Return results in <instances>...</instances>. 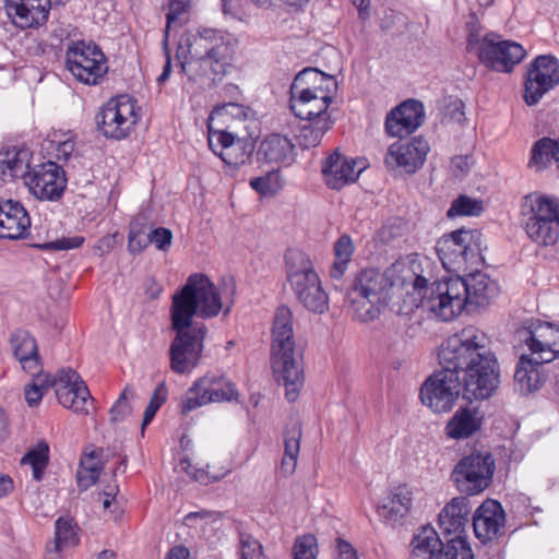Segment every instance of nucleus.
<instances>
[{
  "mask_svg": "<svg viewBox=\"0 0 559 559\" xmlns=\"http://www.w3.org/2000/svg\"><path fill=\"white\" fill-rule=\"evenodd\" d=\"M421 384L419 397L435 413H448L462 394V386L450 366H440Z\"/></svg>",
  "mask_w": 559,
  "mask_h": 559,
  "instance_id": "nucleus-10",
  "label": "nucleus"
},
{
  "mask_svg": "<svg viewBox=\"0 0 559 559\" xmlns=\"http://www.w3.org/2000/svg\"><path fill=\"white\" fill-rule=\"evenodd\" d=\"M354 253V245L348 235H342L334 243L335 261L331 269L333 278H341L347 269V264Z\"/></svg>",
  "mask_w": 559,
  "mask_h": 559,
  "instance_id": "nucleus-42",
  "label": "nucleus"
},
{
  "mask_svg": "<svg viewBox=\"0 0 559 559\" xmlns=\"http://www.w3.org/2000/svg\"><path fill=\"white\" fill-rule=\"evenodd\" d=\"M301 435V423L298 419H292L284 430V455L281 469L285 475H290L295 472L300 450Z\"/></svg>",
  "mask_w": 559,
  "mask_h": 559,
  "instance_id": "nucleus-34",
  "label": "nucleus"
},
{
  "mask_svg": "<svg viewBox=\"0 0 559 559\" xmlns=\"http://www.w3.org/2000/svg\"><path fill=\"white\" fill-rule=\"evenodd\" d=\"M336 542L338 554L343 559H357V551L350 543L343 538H337Z\"/></svg>",
  "mask_w": 559,
  "mask_h": 559,
  "instance_id": "nucleus-64",
  "label": "nucleus"
},
{
  "mask_svg": "<svg viewBox=\"0 0 559 559\" xmlns=\"http://www.w3.org/2000/svg\"><path fill=\"white\" fill-rule=\"evenodd\" d=\"M200 49L212 63V82L221 81L234 68V45L216 31L205 29L193 38V50L199 53Z\"/></svg>",
  "mask_w": 559,
  "mask_h": 559,
  "instance_id": "nucleus-16",
  "label": "nucleus"
},
{
  "mask_svg": "<svg viewBox=\"0 0 559 559\" xmlns=\"http://www.w3.org/2000/svg\"><path fill=\"white\" fill-rule=\"evenodd\" d=\"M305 70H310L319 74L320 78H316L311 81L310 88L322 91V93L328 96L329 104H331L333 100V94L337 88V82L334 76L325 74L314 68H306Z\"/></svg>",
  "mask_w": 559,
  "mask_h": 559,
  "instance_id": "nucleus-52",
  "label": "nucleus"
},
{
  "mask_svg": "<svg viewBox=\"0 0 559 559\" xmlns=\"http://www.w3.org/2000/svg\"><path fill=\"white\" fill-rule=\"evenodd\" d=\"M74 61L84 66H94L98 63H106V57L97 45L75 41L67 49V68L74 67Z\"/></svg>",
  "mask_w": 559,
  "mask_h": 559,
  "instance_id": "nucleus-35",
  "label": "nucleus"
},
{
  "mask_svg": "<svg viewBox=\"0 0 559 559\" xmlns=\"http://www.w3.org/2000/svg\"><path fill=\"white\" fill-rule=\"evenodd\" d=\"M272 173H270L267 176L265 177H257V178H253L251 181H250V185L251 187L262 193V194H267L269 192L272 191V187H271V177H272Z\"/></svg>",
  "mask_w": 559,
  "mask_h": 559,
  "instance_id": "nucleus-63",
  "label": "nucleus"
},
{
  "mask_svg": "<svg viewBox=\"0 0 559 559\" xmlns=\"http://www.w3.org/2000/svg\"><path fill=\"white\" fill-rule=\"evenodd\" d=\"M429 152V144L423 136H415L408 142H395L390 145L384 158L389 168H402L406 174L419 169Z\"/></svg>",
  "mask_w": 559,
  "mask_h": 559,
  "instance_id": "nucleus-21",
  "label": "nucleus"
},
{
  "mask_svg": "<svg viewBox=\"0 0 559 559\" xmlns=\"http://www.w3.org/2000/svg\"><path fill=\"white\" fill-rule=\"evenodd\" d=\"M94 459V451L86 454L80 462V468L76 473V483L81 490H86L93 486L99 478L103 466L99 463H93V466H86L87 461Z\"/></svg>",
  "mask_w": 559,
  "mask_h": 559,
  "instance_id": "nucleus-48",
  "label": "nucleus"
},
{
  "mask_svg": "<svg viewBox=\"0 0 559 559\" xmlns=\"http://www.w3.org/2000/svg\"><path fill=\"white\" fill-rule=\"evenodd\" d=\"M26 183L37 199L59 201L67 188L66 171L55 162L43 163L28 175Z\"/></svg>",
  "mask_w": 559,
  "mask_h": 559,
  "instance_id": "nucleus-19",
  "label": "nucleus"
},
{
  "mask_svg": "<svg viewBox=\"0 0 559 559\" xmlns=\"http://www.w3.org/2000/svg\"><path fill=\"white\" fill-rule=\"evenodd\" d=\"M465 29L467 33V50L476 49L480 46L481 39L479 33L481 31V24L475 12H471L465 22Z\"/></svg>",
  "mask_w": 559,
  "mask_h": 559,
  "instance_id": "nucleus-54",
  "label": "nucleus"
},
{
  "mask_svg": "<svg viewBox=\"0 0 559 559\" xmlns=\"http://www.w3.org/2000/svg\"><path fill=\"white\" fill-rule=\"evenodd\" d=\"M189 8V2L187 0H170L169 1V11L166 15L167 19V25H166V33L168 29L175 25L180 16L187 12Z\"/></svg>",
  "mask_w": 559,
  "mask_h": 559,
  "instance_id": "nucleus-58",
  "label": "nucleus"
},
{
  "mask_svg": "<svg viewBox=\"0 0 559 559\" xmlns=\"http://www.w3.org/2000/svg\"><path fill=\"white\" fill-rule=\"evenodd\" d=\"M168 389L165 382H160L154 390L150 402L144 411L143 420L141 425L142 433L147 425L154 419L157 411L167 401Z\"/></svg>",
  "mask_w": 559,
  "mask_h": 559,
  "instance_id": "nucleus-49",
  "label": "nucleus"
},
{
  "mask_svg": "<svg viewBox=\"0 0 559 559\" xmlns=\"http://www.w3.org/2000/svg\"><path fill=\"white\" fill-rule=\"evenodd\" d=\"M223 309L222 298L214 283L202 273L191 274L185 285L171 297L170 328L175 336L169 346L170 369L175 373H190L199 366L207 328L194 317L210 319Z\"/></svg>",
  "mask_w": 559,
  "mask_h": 559,
  "instance_id": "nucleus-1",
  "label": "nucleus"
},
{
  "mask_svg": "<svg viewBox=\"0 0 559 559\" xmlns=\"http://www.w3.org/2000/svg\"><path fill=\"white\" fill-rule=\"evenodd\" d=\"M319 549L314 535L305 534L296 538L293 546V559H317Z\"/></svg>",
  "mask_w": 559,
  "mask_h": 559,
  "instance_id": "nucleus-50",
  "label": "nucleus"
},
{
  "mask_svg": "<svg viewBox=\"0 0 559 559\" xmlns=\"http://www.w3.org/2000/svg\"><path fill=\"white\" fill-rule=\"evenodd\" d=\"M465 277L469 290V310H473L478 307H484L488 305L492 298L498 296L499 286L497 282L490 280V277L485 273L476 271L465 275Z\"/></svg>",
  "mask_w": 559,
  "mask_h": 559,
  "instance_id": "nucleus-32",
  "label": "nucleus"
},
{
  "mask_svg": "<svg viewBox=\"0 0 559 559\" xmlns=\"http://www.w3.org/2000/svg\"><path fill=\"white\" fill-rule=\"evenodd\" d=\"M440 366H450L468 402L491 397L500 384V366L493 352L478 341L475 330L450 336L438 353Z\"/></svg>",
  "mask_w": 559,
  "mask_h": 559,
  "instance_id": "nucleus-2",
  "label": "nucleus"
},
{
  "mask_svg": "<svg viewBox=\"0 0 559 559\" xmlns=\"http://www.w3.org/2000/svg\"><path fill=\"white\" fill-rule=\"evenodd\" d=\"M49 461V447L45 441L38 442L21 460V464H29L33 468V477L37 481L41 480L44 471Z\"/></svg>",
  "mask_w": 559,
  "mask_h": 559,
  "instance_id": "nucleus-43",
  "label": "nucleus"
},
{
  "mask_svg": "<svg viewBox=\"0 0 559 559\" xmlns=\"http://www.w3.org/2000/svg\"><path fill=\"white\" fill-rule=\"evenodd\" d=\"M190 58L180 62L181 72L188 76V80L194 83L201 82L203 79H213V67L207 60L203 51L197 53L193 50V41L189 45Z\"/></svg>",
  "mask_w": 559,
  "mask_h": 559,
  "instance_id": "nucleus-36",
  "label": "nucleus"
},
{
  "mask_svg": "<svg viewBox=\"0 0 559 559\" xmlns=\"http://www.w3.org/2000/svg\"><path fill=\"white\" fill-rule=\"evenodd\" d=\"M543 359L533 355H521L514 372V388L521 395L538 391L547 379Z\"/></svg>",
  "mask_w": 559,
  "mask_h": 559,
  "instance_id": "nucleus-26",
  "label": "nucleus"
},
{
  "mask_svg": "<svg viewBox=\"0 0 559 559\" xmlns=\"http://www.w3.org/2000/svg\"><path fill=\"white\" fill-rule=\"evenodd\" d=\"M436 295L429 296V309L443 321L453 320L468 309V284L465 276H455L442 282L435 281Z\"/></svg>",
  "mask_w": 559,
  "mask_h": 559,
  "instance_id": "nucleus-11",
  "label": "nucleus"
},
{
  "mask_svg": "<svg viewBox=\"0 0 559 559\" xmlns=\"http://www.w3.org/2000/svg\"><path fill=\"white\" fill-rule=\"evenodd\" d=\"M559 84V60L552 55L537 56L527 68L523 99L527 106L536 105L540 98Z\"/></svg>",
  "mask_w": 559,
  "mask_h": 559,
  "instance_id": "nucleus-13",
  "label": "nucleus"
},
{
  "mask_svg": "<svg viewBox=\"0 0 559 559\" xmlns=\"http://www.w3.org/2000/svg\"><path fill=\"white\" fill-rule=\"evenodd\" d=\"M298 301L309 311L323 313L329 308V297L321 285V281L312 283L307 289L296 295Z\"/></svg>",
  "mask_w": 559,
  "mask_h": 559,
  "instance_id": "nucleus-41",
  "label": "nucleus"
},
{
  "mask_svg": "<svg viewBox=\"0 0 559 559\" xmlns=\"http://www.w3.org/2000/svg\"><path fill=\"white\" fill-rule=\"evenodd\" d=\"M173 242V233L165 227H151L150 243H153L157 250L168 251Z\"/></svg>",
  "mask_w": 559,
  "mask_h": 559,
  "instance_id": "nucleus-56",
  "label": "nucleus"
},
{
  "mask_svg": "<svg viewBox=\"0 0 559 559\" xmlns=\"http://www.w3.org/2000/svg\"><path fill=\"white\" fill-rule=\"evenodd\" d=\"M134 396L133 388L129 384L126 385L118 400L109 409V420L111 424L121 423L132 414L133 407L131 401Z\"/></svg>",
  "mask_w": 559,
  "mask_h": 559,
  "instance_id": "nucleus-45",
  "label": "nucleus"
},
{
  "mask_svg": "<svg viewBox=\"0 0 559 559\" xmlns=\"http://www.w3.org/2000/svg\"><path fill=\"white\" fill-rule=\"evenodd\" d=\"M319 281L320 278L318 273L316 271H312L310 273L301 275L300 278H292L288 282L292 286L294 294L298 295L299 293H301V288L305 287V289H307L310 285H312V283L316 284Z\"/></svg>",
  "mask_w": 559,
  "mask_h": 559,
  "instance_id": "nucleus-60",
  "label": "nucleus"
},
{
  "mask_svg": "<svg viewBox=\"0 0 559 559\" xmlns=\"http://www.w3.org/2000/svg\"><path fill=\"white\" fill-rule=\"evenodd\" d=\"M506 513L500 502L487 499L473 515L475 536L483 543L491 542L503 535Z\"/></svg>",
  "mask_w": 559,
  "mask_h": 559,
  "instance_id": "nucleus-23",
  "label": "nucleus"
},
{
  "mask_svg": "<svg viewBox=\"0 0 559 559\" xmlns=\"http://www.w3.org/2000/svg\"><path fill=\"white\" fill-rule=\"evenodd\" d=\"M31 230V217L24 206L13 200L0 201V238L26 239Z\"/></svg>",
  "mask_w": 559,
  "mask_h": 559,
  "instance_id": "nucleus-25",
  "label": "nucleus"
},
{
  "mask_svg": "<svg viewBox=\"0 0 559 559\" xmlns=\"http://www.w3.org/2000/svg\"><path fill=\"white\" fill-rule=\"evenodd\" d=\"M237 397L238 391L231 382L224 377L206 374L198 379L186 392L181 402V413L187 415L209 403L229 402Z\"/></svg>",
  "mask_w": 559,
  "mask_h": 559,
  "instance_id": "nucleus-12",
  "label": "nucleus"
},
{
  "mask_svg": "<svg viewBox=\"0 0 559 559\" xmlns=\"http://www.w3.org/2000/svg\"><path fill=\"white\" fill-rule=\"evenodd\" d=\"M97 129L108 139H126L135 124L134 106L126 97L111 98L95 117Z\"/></svg>",
  "mask_w": 559,
  "mask_h": 559,
  "instance_id": "nucleus-14",
  "label": "nucleus"
},
{
  "mask_svg": "<svg viewBox=\"0 0 559 559\" xmlns=\"http://www.w3.org/2000/svg\"><path fill=\"white\" fill-rule=\"evenodd\" d=\"M10 344L14 357L20 361L24 371L34 373L40 368V356L36 340L28 331L16 330L11 334Z\"/></svg>",
  "mask_w": 559,
  "mask_h": 559,
  "instance_id": "nucleus-30",
  "label": "nucleus"
},
{
  "mask_svg": "<svg viewBox=\"0 0 559 559\" xmlns=\"http://www.w3.org/2000/svg\"><path fill=\"white\" fill-rule=\"evenodd\" d=\"M519 340L527 345L532 355L551 362L559 355V328L548 322H530L516 330Z\"/></svg>",
  "mask_w": 559,
  "mask_h": 559,
  "instance_id": "nucleus-17",
  "label": "nucleus"
},
{
  "mask_svg": "<svg viewBox=\"0 0 559 559\" xmlns=\"http://www.w3.org/2000/svg\"><path fill=\"white\" fill-rule=\"evenodd\" d=\"M239 554V559H264L261 544L248 534L240 535Z\"/></svg>",
  "mask_w": 559,
  "mask_h": 559,
  "instance_id": "nucleus-53",
  "label": "nucleus"
},
{
  "mask_svg": "<svg viewBox=\"0 0 559 559\" xmlns=\"http://www.w3.org/2000/svg\"><path fill=\"white\" fill-rule=\"evenodd\" d=\"M425 111L419 100L407 99L391 111L385 117V132L393 138H404L415 132L424 123Z\"/></svg>",
  "mask_w": 559,
  "mask_h": 559,
  "instance_id": "nucleus-22",
  "label": "nucleus"
},
{
  "mask_svg": "<svg viewBox=\"0 0 559 559\" xmlns=\"http://www.w3.org/2000/svg\"><path fill=\"white\" fill-rule=\"evenodd\" d=\"M525 49L512 40H503L498 34L483 37L478 47V59L487 68L499 72H511L525 57Z\"/></svg>",
  "mask_w": 559,
  "mask_h": 559,
  "instance_id": "nucleus-15",
  "label": "nucleus"
},
{
  "mask_svg": "<svg viewBox=\"0 0 559 559\" xmlns=\"http://www.w3.org/2000/svg\"><path fill=\"white\" fill-rule=\"evenodd\" d=\"M445 554L448 556L443 559H474L468 542L457 537L447 539Z\"/></svg>",
  "mask_w": 559,
  "mask_h": 559,
  "instance_id": "nucleus-51",
  "label": "nucleus"
},
{
  "mask_svg": "<svg viewBox=\"0 0 559 559\" xmlns=\"http://www.w3.org/2000/svg\"><path fill=\"white\" fill-rule=\"evenodd\" d=\"M316 78H320L319 74L310 70H301L296 74L289 91L290 110L300 120L331 121L328 96L320 90L310 88L311 81Z\"/></svg>",
  "mask_w": 559,
  "mask_h": 559,
  "instance_id": "nucleus-8",
  "label": "nucleus"
},
{
  "mask_svg": "<svg viewBox=\"0 0 559 559\" xmlns=\"http://www.w3.org/2000/svg\"><path fill=\"white\" fill-rule=\"evenodd\" d=\"M68 0H4L8 16L22 29L38 27L48 21L52 5L64 4Z\"/></svg>",
  "mask_w": 559,
  "mask_h": 559,
  "instance_id": "nucleus-20",
  "label": "nucleus"
},
{
  "mask_svg": "<svg viewBox=\"0 0 559 559\" xmlns=\"http://www.w3.org/2000/svg\"><path fill=\"white\" fill-rule=\"evenodd\" d=\"M246 5L247 0H221L222 12L238 21L248 19Z\"/></svg>",
  "mask_w": 559,
  "mask_h": 559,
  "instance_id": "nucleus-55",
  "label": "nucleus"
},
{
  "mask_svg": "<svg viewBox=\"0 0 559 559\" xmlns=\"http://www.w3.org/2000/svg\"><path fill=\"white\" fill-rule=\"evenodd\" d=\"M152 224L144 214L135 216L129 226L128 250L131 254H140L150 245Z\"/></svg>",
  "mask_w": 559,
  "mask_h": 559,
  "instance_id": "nucleus-38",
  "label": "nucleus"
},
{
  "mask_svg": "<svg viewBox=\"0 0 559 559\" xmlns=\"http://www.w3.org/2000/svg\"><path fill=\"white\" fill-rule=\"evenodd\" d=\"M436 251L445 270H459L481 259V233L461 228L443 235L437 241Z\"/></svg>",
  "mask_w": 559,
  "mask_h": 559,
  "instance_id": "nucleus-7",
  "label": "nucleus"
},
{
  "mask_svg": "<svg viewBox=\"0 0 559 559\" xmlns=\"http://www.w3.org/2000/svg\"><path fill=\"white\" fill-rule=\"evenodd\" d=\"M257 158L259 162L289 166L296 158L295 145L288 138L273 133L259 144Z\"/></svg>",
  "mask_w": 559,
  "mask_h": 559,
  "instance_id": "nucleus-28",
  "label": "nucleus"
},
{
  "mask_svg": "<svg viewBox=\"0 0 559 559\" xmlns=\"http://www.w3.org/2000/svg\"><path fill=\"white\" fill-rule=\"evenodd\" d=\"M412 507V492L406 485L394 487L380 507V515L388 521L397 522L405 518Z\"/></svg>",
  "mask_w": 559,
  "mask_h": 559,
  "instance_id": "nucleus-33",
  "label": "nucleus"
},
{
  "mask_svg": "<svg viewBox=\"0 0 559 559\" xmlns=\"http://www.w3.org/2000/svg\"><path fill=\"white\" fill-rule=\"evenodd\" d=\"M34 383L45 393L51 386L56 388V396L59 403L74 413L87 415L88 404H93V397L81 376L71 368L60 369L56 376L50 373L34 372Z\"/></svg>",
  "mask_w": 559,
  "mask_h": 559,
  "instance_id": "nucleus-5",
  "label": "nucleus"
},
{
  "mask_svg": "<svg viewBox=\"0 0 559 559\" xmlns=\"http://www.w3.org/2000/svg\"><path fill=\"white\" fill-rule=\"evenodd\" d=\"M357 162L348 159L340 154L336 150L325 158L322 165V174L324 175L326 185L334 190H340L345 185L354 182L364 167L356 169Z\"/></svg>",
  "mask_w": 559,
  "mask_h": 559,
  "instance_id": "nucleus-27",
  "label": "nucleus"
},
{
  "mask_svg": "<svg viewBox=\"0 0 559 559\" xmlns=\"http://www.w3.org/2000/svg\"><path fill=\"white\" fill-rule=\"evenodd\" d=\"M284 258L287 281L300 278L301 275L316 271L310 257L300 249H287Z\"/></svg>",
  "mask_w": 559,
  "mask_h": 559,
  "instance_id": "nucleus-40",
  "label": "nucleus"
},
{
  "mask_svg": "<svg viewBox=\"0 0 559 559\" xmlns=\"http://www.w3.org/2000/svg\"><path fill=\"white\" fill-rule=\"evenodd\" d=\"M67 69L78 81L87 85H96L104 79L108 67L106 63L84 66L74 61V67H68Z\"/></svg>",
  "mask_w": 559,
  "mask_h": 559,
  "instance_id": "nucleus-44",
  "label": "nucleus"
},
{
  "mask_svg": "<svg viewBox=\"0 0 559 559\" xmlns=\"http://www.w3.org/2000/svg\"><path fill=\"white\" fill-rule=\"evenodd\" d=\"M496 461L488 451H474L464 455L451 472V480L466 497L485 491L492 483Z\"/></svg>",
  "mask_w": 559,
  "mask_h": 559,
  "instance_id": "nucleus-6",
  "label": "nucleus"
},
{
  "mask_svg": "<svg viewBox=\"0 0 559 559\" xmlns=\"http://www.w3.org/2000/svg\"><path fill=\"white\" fill-rule=\"evenodd\" d=\"M471 510V502L466 496L454 497L444 506L439 513L438 523L442 535L441 538L445 543L447 539L453 537L466 539L463 533L465 532Z\"/></svg>",
  "mask_w": 559,
  "mask_h": 559,
  "instance_id": "nucleus-24",
  "label": "nucleus"
},
{
  "mask_svg": "<svg viewBox=\"0 0 559 559\" xmlns=\"http://www.w3.org/2000/svg\"><path fill=\"white\" fill-rule=\"evenodd\" d=\"M83 242L84 238L76 236L45 242L43 245H38L37 247L40 248L41 250H69L81 247Z\"/></svg>",
  "mask_w": 559,
  "mask_h": 559,
  "instance_id": "nucleus-57",
  "label": "nucleus"
},
{
  "mask_svg": "<svg viewBox=\"0 0 559 559\" xmlns=\"http://www.w3.org/2000/svg\"><path fill=\"white\" fill-rule=\"evenodd\" d=\"M393 283L378 269H362L349 283L346 300L353 319L370 322L381 313V308L388 304L389 292Z\"/></svg>",
  "mask_w": 559,
  "mask_h": 559,
  "instance_id": "nucleus-4",
  "label": "nucleus"
},
{
  "mask_svg": "<svg viewBox=\"0 0 559 559\" xmlns=\"http://www.w3.org/2000/svg\"><path fill=\"white\" fill-rule=\"evenodd\" d=\"M413 288L419 296L423 297V299H427V305L429 306V296L432 294V289L436 292L435 282L430 285L429 278L420 274H415Z\"/></svg>",
  "mask_w": 559,
  "mask_h": 559,
  "instance_id": "nucleus-59",
  "label": "nucleus"
},
{
  "mask_svg": "<svg viewBox=\"0 0 559 559\" xmlns=\"http://www.w3.org/2000/svg\"><path fill=\"white\" fill-rule=\"evenodd\" d=\"M2 164H4L12 174L17 175V173L22 170L23 166V160L20 158V152H14L12 155L7 153Z\"/></svg>",
  "mask_w": 559,
  "mask_h": 559,
  "instance_id": "nucleus-62",
  "label": "nucleus"
},
{
  "mask_svg": "<svg viewBox=\"0 0 559 559\" xmlns=\"http://www.w3.org/2000/svg\"><path fill=\"white\" fill-rule=\"evenodd\" d=\"M557 151H559V138L544 136L537 140L531 150L528 167L543 170L549 166L551 159L557 164Z\"/></svg>",
  "mask_w": 559,
  "mask_h": 559,
  "instance_id": "nucleus-37",
  "label": "nucleus"
},
{
  "mask_svg": "<svg viewBox=\"0 0 559 559\" xmlns=\"http://www.w3.org/2000/svg\"><path fill=\"white\" fill-rule=\"evenodd\" d=\"M79 537L74 531L73 519L59 518L56 521V551H62L67 547L75 546Z\"/></svg>",
  "mask_w": 559,
  "mask_h": 559,
  "instance_id": "nucleus-46",
  "label": "nucleus"
},
{
  "mask_svg": "<svg viewBox=\"0 0 559 559\" xmlns=\"http://www.w3.org/2000/svg\"><path fill=\"white\" fill-rule=\"evenodd\" d=\"M209 146L221 159L234 167H239L249 162L254 151L252 139H239L225 130L214 129L209 123Z\"/></svg>",
  "mask_w": 559,
  "mask_h": 559,
  "instance_id": "nucleus-18",
  "label": "nucleus"
},
{
  "mask_svg": "<svg viewBox=\"0 0 559 559\" xmlns=\"http://www.w3.org/2000/svg\"><path fill=\"white\" fill-rule=\"evenodd\" d=\"M300 124L298 133L295 135L298 145L302 150L314 147L320 144L323 135L332 127V121L326 120H304Z\"/></svg>",
  "mask_w": 559,
  "mask_h": 559,
  "instance_id": "nucleus-39",
  "label": "nucleus"
},
{
  "mask_svg": "<svg viewBox=\"0 0 559 559\" xmlns=\"http://www.w3.org/2000/svg\"><path fill=\"white\" fill-rule=\"evenodd\" d=\"M483 415L476 407L461 406L445 425V436L453 440H464L481 429Z\"/></svg>",
  "mask_w": 559,
  "mask_h": 559,
  "instance_id": "nucleus-29",
  "label": "nucleus"
},
{
  "mask_svg": "<svg viewBox=\"0 0 559 559\" xmlns=\"http://www.w3.org/2000/svg\"><path fill=\"white\" fill-rule=\"evenodd\" d=\"M525 230L539 246L556 245L559 239V198L535 194L531 202V216L525 223Z\"/></svg>",
  "mask_w": 559,
  "mask_h": 559,
  "instance_id": "nucleus-9",
  "label": "nucleus"
},
{
  "mask_svg": "<svg viewBox=\"0 0 559 559\" xmlns=\"http://www.w3.org/2000/svg\"><path fill=\"white\" fill-rule=\"evenodd\" d=\"M272 369L276 381L286 389L285 396L295 402L304 385L302 356L296 349L293 312L289 307L280 306L274 316L271 345Z\"/></svg>",
  "mask_w": 559,
  "mask_h": 559,
  "instance_id": "nucleus-3",
  "label": "nucleus"
},
{
  "mask_svg": "<svg viewBox=\"0 0 559 559\" xmlns=\"http://www.w3.org/2000/svg\"><path fill=\"white\" fill-rule=\"evenodd\" d=\"M25 401L29 407L37 406L43 399L44 392L34 382L24 388Z\"/></svg>",
  "mask_w": 559,
  "mask_h": 559,
  "instance_id": "nucleus-61",
  "label": "nucleus"
},
{
  "mask_svg": "<svg viewBox=\"0 0 559 559\" xmlns=\"http://www.w3.org/2000/svg\"><path fill=\"white\" fill-rule=\"evenodd\" d=\"M484 211L483 202L466 194L459 195L447 212L448 217L456 215L478 216Z\"/></svg>",
  "mask_w": 559,
  "mask_h": 559,
  "instance_id": "nucleus-47",
  "label": "nucleus"
},
{
  "mask_svg": "<svg viewBox=\"0 0 559 559\" xmlns=\"http://www.w3.org/2000/svg\"><path fill=\"white\" fill-rule=\"evenodd\" d=\"M413 547L411 559H443L445 554V542L431 526H424L411 543Z\"/></svg>",
  "mask_w": 559,
  "mask_h": 559,
  "instance_id": "nucleus-31",
  "label": "nucleus"
}]
</instances>
